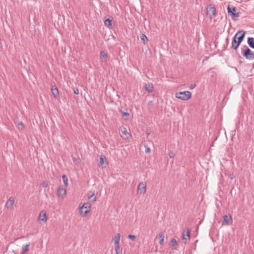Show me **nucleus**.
Wrapping results in <instances>:
<instances>
[{"label": "nucleus", "mask_w": 254, "mask_h": 254, "mask_svg": "<svg viewBox=\"0 0 254 254\" xmlns=\"http://www.w3.org/2000/svg\"><path fill=\"white\" fill-rule=\"evenodd\" d=\"M116 254H122V252H118V253H116Z\"/></svg>", "instance_id": "obj_37"}, {"label": "nucleus", "mask_w": 254, "mask_h": 254, "mask_svg": "<svg viewBox=\"0 0 254 254\" xmlns=\"http://www.w3.org/2000/svg\"><path fill=\"white\" fill-rule=\"evenodd\" d=\"M52 92L53 94V95L56 97L57 96V95L59 94V91L57 87H52Z\"/></svg>", "instance_id": "obj_21"}, {"label": "nucleus", "mask_w": 254, "mask_h": 254, "mask_svg": "<svg viewBox=\"0 0 254 254\" xmlns=\"http://www.w3.org/2000/svg\"><path fill=\"white\" fill-rule=\"evenodd\" d=\"M15 199L13 197H10L6 202L5 204V207L8 209H11L12 206L14 205Z\"/></svg>", "instance_id": "obj_9"}, {"label": "nucleus", "mask_w": 254, "mask_h": 254, "mask_svg": "<svg viewBox=\"0 0 254 254\" xmlns=\"http://www.w3.org/2000/svg\"><path fill=\"white\" fill-rule=\"evenodd\" d=\"M140 38L144 44L147 43L148 41V38L145 34H142L140 36Z\"/></svg>", "instance_id": "obj_23"}, {"label": "nucleus", "mask_w": 254, "mask_h": 254, "mask_svg": "<svg viewBox=\"0 0 254 254\" xmlns=\"http://www.w3.org/2000/svg\"><path fill=\"white\" fill-rule=\"evenodd\" d=\"M206 12L207 13H211L212 14V16L210 15V18L211 19L212 18V16L216 15V9L214 6L212 4H209L206 7Z\"/></svg>", "instance_id": "obj_7"}, {"label": "nucleus", "mask_w": 254, "mask_h": 254, "mask_svg": "<svg viewBox=\"0 0 254 254\" xmlns=\"http://www.w3.org/2000/svg\"><path fill=\"white\" fill-rule=\"evenodd\" d=\"M145 90L148 92V93H151L152 92L153 89V86L152 84L151 83H147L145 85Z\"/></svg>", "instance_id": "obj_15"}, {"label": "nucleus", "mask_w": 254, "mask_h": 254, "mask_svg": "<svg viewBox=\"0 0 254 254\" xmlns=\"http://www.w3.org/2000/svg\"><path fill=\"white\" fill-rule=\"evenodd\" d=\"M66 189L62 186H60L57 191V196L59 197L64 198L66 195Z\"/></svg>", "instance_id": "obj_8"}, {"label": "nucleus", "mask_w": 254, "mask_h": 254, "mask_svg": "<svg viewBox=\"0 0 254 254\" xmlns=\"http://www.w3.org/2000/svg\"><path fill=\"white\" fill-rule=\"evenodd\" d=\"M123 116H126L127 117V119L129 117V114L127 112H123L122 113Z\"/></svg>", "instance_id": "obj_28"}, {"label": "nucleus", "mask_w": 254, "mask_h": 254, "mask_svg": "<svg viewBox=\"0 0 254 254\" xmlns=\"http://www.w3.org/2000/svg\"><path fill=\"white\" fill-rule=\"evenodd\" d=\"M105 159H106V158L104 156H100V161H99L100 165H103L104 163V160Z\"/></svg>", "instance_id": "obj_27"}, {"label": "nucleus", "mask_w": 254, "mask_h": 254, "mask_svg": "<svg viewBox=\"0 0 254 254\" xmlns=\"http://www.w3.org/2000/svg\"><path fill=\"white\" fill-rule=\"evenodd\" d=\"M196 87V84H191L190 86V89H194L195 87Z\"/></svg>", "instance_id": "obj_32"}, {"label": "nucleus", "mask_w": 254, "mask_h": 254, "mask_svg": "<svg viewBox=\"0 0 254 254\" xmlns=\"http://www.w3.org/2000/svg\"><path fill=\"white\" fill-rule=\"evenodd\" d=\"M121 130L122 133L121 136L125 139L128 138V137L130 136V134L127 132V129L126 128L124 127L123 128H121Z\"/></svg>", "instance_id": "obj_13"}, {"label": "nucleus", "mask_w": 254, "mask_h": 254, "mask_svg": "<svg viewBox=\"0 0 254 254\" xmlns=\"http://www.w3.org/2000/svg\"><path fill=\"white\" fill-rule=\"evenodd\" d=\"M91 205L88 203H84V204L80 207V211L81 214L85 216L90 210Z\"/></svg>", "instance_id": "obj_5"}, {"label": "nucleus", "mask_w": 254, "mask_h": 254, "mask_svg": "<svg viewBox=\"0 0 254 254\" xmlns=\"http://www.w3.org/2000/svg\"><path fill=\"white\" fill-rule=\"evenodd\" d=\"M177 245V242L175 239H172L169 243V246L171 248L172 250L176 249Z\"/></svg>", "instance_id": "obj_16"}, {"label": "nucleus", "mask_w": 254, "mask_h": 254, "mask_svg": "<svg viewBox=\"0 0 254 254\" xmlns=\"http://www.w3.org/2000/svg\"><path fill=\"white\" fill-rule=\"evenodd\" d=\"M243 56L247 60H254V52L251 51L247 46L246 49L242 51Z\"/></svg>", "instance_id": "obj_3"}, {"label": "nucleus", "mask_w": 254, "mask_h": 254, "mask_svg": "<svg viewBox=\"0 0 254 254\" xmlns=\"http://www.w3.org/2000/svg\"><path fill=\"white\" fill-rule=\"evenodd\" d=\"M169 157L172 158L174 157V154L172 151H170L169 153Z\"/></svg>", "instance_id": "obj_31"}, {"label": "nucleus", "mask_w": 254, "mask_h": 254, "mask_svg": "<svg viewBox=\"0 0 254 254\" xmlns=\"http://www.w3.org/2000/svg\"><path fill=\"white\" fill-rule=\"evenodd\" d=\"M17 127L19 130H22L24 128V125L21 122L17 124Z\"/></svg>", "instance_id": "obj_25"}, {"label": "nucleus", "mask_w": 254, "mask_h": 254, "mask_svg": "<svg viewBox=\"0 0 254 254\" xmlns=\"http://www.w3.org/2000/svg\"><path fill=\"white\" fill-rule=\"evenodd\" d=\"M48 186V184L46 183V182H43L42 184V186L43 187V188H46Z\"/></svg>", "instance_id": "obj_33"}, {"label": "nucleus", "mask_w": 254, "mask_h": 254, "mask_svg": "<svg viewBox=\"0 0 254 254\" xmlns=\"http://www.w3.org/2000/svg\"><path fill=\"white\" fill-rule=\"evenodd\" d=\"M112 20L111 19H106L105 21H104V24L105 25L108 27L109 29L111 28V26H112Z\"/></svg>", "instance_id": "obj_20"}, {"label": "nucleus", "mask_w": 254, "mask_h": 254, "mask_svg": "<svg viewBox=\"0 0 254 254\" xmlns=\"http://www.w3.org/2000/svg\"><path fill=\"white\" fill-rule=\"evenodd\" d=\"M73 93H74L75 94H79V90H78V88H74V89H73Z\"/></svg>", "instance_id": "obj_30"}, {"label": "nucleus", "mask_w": 254, "mask_h": 254, "mask_svg": "<svg viewBox=\"0 0 254 254\" xmlns=\"http://www.w3.org/2000/svg\"><path fill=\"white\" fill-rule=\"evenodd\" d=\"M190 230L187 229L186 234H185L184 232L183 234L182 240L184 244H186L190 240Z\"/></svg>", "instance_id": "obj_12"}, {"label": "nucleus", "mask_w": 254, "mask_h": 254, "mask_svg": "<svg viewBox=\"0 0 254 254\" xmlns=\"http://www.w3.org/2000/svg\"><path fill=\"white\" fill-rule=\"evenodd\" d=\"M100 58L102 62H106L108 58V55L104 51L100 53Z\"/></svg>", "instance_id": "obj_14"}, {"label": "nucleus", "mask_w": 254, "mask_h": 254, "mask_svg": "<svg viewBox=\"0 0 254 254\" xmlns=\"http://www.w3.org/2000/svg\"><path fill=\"white\" fill-rule=\"evenodd\" d=\"M175 96L180 100L187 101L191 98V93L189 91L177 92Z\"/></svg>", "instance_id": "obj_2"}, {"label": "nucleus", "mask_w": 254, "mask_h": 254, "mask_svg": "<svg viewBox=\"0 0 254 254\" xmlns=\"http://www.w3.org/2000/svg\"><path fill=\"white\" fill-rule=\"evenodd\" d=\"M158 239L159 240V244L162 245L164 244V235L162 232H161L158 235Z\"/></svg>", "instance_id": "obj_19"}, {"label": "nucleus", "mask_w": 254, "mask_h": 254, "mask_svg": "<svg viewBox=\"0 0 254 254\" xmlns=\"http://www.w3.org/2000/svg\"><path fill=\"white\" fill-rule=\"evenodd\" d=\"M96 199V197H94L93 199V202H94Z\"/></svg>", "instance_id": "obj_36"}, {"label": "nucleus", "mask_w": 254, "mask_h": 254, "mask_svg": "<svg viewBox=\"0 0 254 254\" xmlns=\"http://www.w3.org/2000/svg\"><path fill=\"white\" fill-rule=\"evenodd\" d=\"M115 251L116 253H118V252H122V249L121 248V247L120 246V244L115 245Z\"/></svg>", "instance_id": "obj_26"}, {"label": "nucleus", "mask_w": 254, "mask_h": 254, "mask_svg": "<svg viewBox=\"0 0 254 254\" xmlns=\"http://www.w3.org/2000/svg\"><path fill=\"white\" fill-rule=\"evenodd\" d=\"M231 179H233V176H231Z\"/></svg>", "instance_id": "obj_40"}, {"label": "nucleus", "mask_w": 254, "mask_h": 254, "mask_svg": "<svg viewBox=\"0 0 254 254\" xmlns=\"http://www.w3.org/2000/svg\"><path fill=\"white\" fill-rule=\"evenodd\" d=\"M137 190L140 194H144L145 193L146 190L145 184L143 182L140 183L137 187Z\"/></svg>", "instance_id": "obj_11"}, {"label": "nucleus", "mask_w": 254, "mask_h": 254, "mask_svg": "<svg viewBox=\"0 0 254 254\" xmlns=\"http://www.w3.org/2000/svg\"><path fill=\"white\" fill-rule=\"evenodd\" d=\"M62 179L64 185L66 187L68 186V179L67 177L65 175L62 176Z\"/></svg>", "instance_id": "obj_24"}, {"label": "nucleus", "mask_w": 254, "mask_h": 254, "mask_svg": "<svg viewBox=\"0 0 254 254\" xmlns=\"http://www.w3.org/2000/svg\"><path fill=\"white\" fill-rule=\"evenodd\" d=\"M226 41L228 42V38L226 39Z\"/></svg>", "instance_id": "obj_38"}, {"label": "nucleus", "mask_w": 254, "mask_h": 254, "mask_svg": "<svg viewBox=\"0 0 254 254\" xmlns=\"http://www.w3.org/2000/svg\"><path fill=\"white\" fill-rule=\"evenodd\" d=\"M245 32L244 31H238L233 37L232 42V47L236 50L243 41L245 37Z\"/></svg>", "instance_id": "obj_1"}, {"label": "nucleus", "mask_w": 254, "mask_h": 254, "mask_svg": "<svg viewBox=\"0 0 254 254\" xmlns=\"http://www.w3.org/2000/svg\"><path fill=\"white\" fill-rule=\"evenodd\" d=\"M94 195V193H93V194H92L90 196H89L88 197V198L89 199H91V197H92V196H93Z\"/></svg>", "instance_id": "obj_35"}, {"label": "nucleus", "mask_w": 254, "mask_h": 254, "mask_svg": "<svg viewBox=\"0 0 254 254\" xmlns=\"http://www.w3.org/2000/svg\"><path fill=\"white\" fill-rule=\"evenodd\" d=\"M38 220L44 223L46 222L47 217L46 215V211L45 210H43L40 211L38 216Z\"/></svg>", "instance_id": "obj_10"}, {"label": "nucleus", "mask_w": 254, "mask_h": 254, "mask_svg": "<svg viewBox=\"0 0 254 254\" xmlns=\"http://www.w3.org/2000/svg\"><path fill=\"white\" fill-rule=\"evenodd\" d=\"M223 225H229L232 223V217L231 215H225L223 217Z\"/></svg>", "instance_id": "obj_6"}, {"label": "nucleus", "mask_w": 254, "mask_h": 254, "mask_svg": "<svg viewBox=\"0 0 254 254\" xmlns=\"http://www.w3.org/2000/svg\"><path fill=\"white\" fill-rule=\"evenodd\" d=\"M231 179H233V176H231Z\"/></svg>", "instance_id": "obj_39"}, {"label": "nucleus", "mask_w": 254, "mask_h": 254, "mask_svg": "<svg viewBox=\"0 0 254 254\" xmlns=\"http://www.w3.org/2000/svg\"><path fill=\"white\" fill-rule=\"evenodd\" d=\"M227 12L228 14H231L232 18L234 20H236L239 17V13L236 12V7L234 6L231 7L230 5H228L227 7Z\"/></svg>", "instance_id": "obj_4"}, {"label": "nucleus", "mask_w": 254, "mask_h": 254, "mask_svg": "<svg viewBox=\"0 0 254 254\" xmlns=\"http://www.w3.org/2000/svg\"><path fill=\"white\" fill-rule=\"evenodd\" d=\"M128 238L132 240H134L135 238V236L132 235H129L128 236Z\"/></svg>", "instance_id": "obj_29"}, {"label": "nucleus", "mask_w": 254, "mask_h": 254, "mask_svg": "<svg viewBox=\"0 0 254 254\" xmlns=\"http://www.w3.org/2000/svg\"><path fill=\"white\" fill-rule=\"evenodd\" d=\"M247 42L248 44L251 48L254 49V38L249 37Z\"/></svg>", "instance_id": "obj_17"}, {"label": "nucleus", "mask_w": 254, "mask_h": 254, "mask_svg": "<svg viewBox=\"0 0 254 254\" xmlns=\"http://www.w3.org/2000/svg\"><path fill=\"white\" fill-rule=\"evenodd\" d=\"M253 67L254 68V64H253Z\"/></svg>", "instance_id": "obj_41"}, {"label": "nucleus", "mask_w": 254, "mask_h": 254, "mask_svg": "<svg viewBox=\"0 0 254 254\" xmlns=\"http://www.w3.org/2000/svg\"><path fill=\"white\" fill-rule=\"evenodd\" d=\"M150 149L149 147H147L146 149H145V152L146 153H149L150 152Z\"/></svg>", "instance_id": "obj_34"}, {"label": "nucleus", "mask_w": 254, "mask_h": 254, "mask_svg": "<svg viewBox=\"0 0 254 254\" xmlns=\"http://www.w3.org/2000/svg\"><path fill=\"white\" fill-rule=\"evenodd\" d=\"M29 246V244H27L22 247V250L21 254H24L25 253H26L28 251Z\"/></svg>", "instance_id": "obj_22"}, {"label": "nucleus", "mask_w": 254, "mask_h": 254, "mask_svg": "<svg viewBox=\"0 0 254 254\" xmlns=\"http://www.w3.org/2000/svg\"><path fill=\"white\" fill-rule=\"evenodd\" d=\"M120 238L121 235L119 233L117 234L116 235L114 236V237L113 238V240L114 241L115 245L120 244Z\"/></svg>", "instance_id": "obj_18"}]
</instances>
